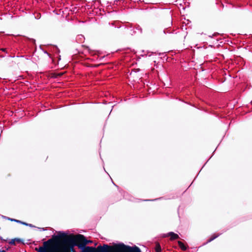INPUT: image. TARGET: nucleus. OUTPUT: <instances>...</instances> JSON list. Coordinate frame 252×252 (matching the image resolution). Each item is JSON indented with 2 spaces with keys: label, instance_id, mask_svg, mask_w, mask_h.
<instances>
[{
  "label": "nucleus",
  "instance_id": "nucleus-1",
  "mask_svg": "<svg viewBox=\"0 0 252 252\" xmlns=\"http://www.w3.org/2000/svg\"><path fill=\"white\" fill-rule=\"evenodd\" d=\"M118 248L120 250L126 251L128 250L130 252H140V249L137 247H130L126 246L124 244H120L118 246Z\"/></svg>",
  "mask_w": 252,
  "mask_h": 252
},
{
  "label": "nucleus",
  "instance_id": "nucleus-2",
  "mask_svg": "<svg viewBox=\"0 0 252 252\" xmlns=\"http://www.w3.org/2000/svg\"><path fill=\"white\" fill-rule=\"evenodd\" d=\"M76 240L78 242H80L84 245H87L90 243H91L92 242L91 241H87L85 237L82 235H78L76 236Z\"/></svg>",
  "mask_w": 252,
  "mask_h": 252
},
{
  "label": "nucleus",
  "instance_id": "nucleus-3",
  "mask_svg": "<svg viewBox=\"0 0 252 252\" xmlns=\"http://www.w3.org/2000/svg\"><path fill=\"white\" fill-rule=\"evenodd\" d=\"M168 235H169V236H170V239L172 240L176 239L178 238V237H179V236L178 235V234H175L174 232H172L169 233Z\"/></svg>",
  "mask_w": 252,
  "mask_h": 252
},
{
  "label": "nucleus",
  "instance_id": "nucleus-4",
  "mask_svg": "<svg viewBox=\"0 0 252 252\" xmlns=\"http://www.w3.org/2000/svg\"><path fill=\"white\" fill-rule=\"evenodd\" d=\"M178 245L179 246V247H180V248L185 251L187 249V248L185 246V245L181 241H178Z\"/></svg>",
  "mask_w": 252,
  "mask_h": 252
},
{
  "label": "nucleus",
  "instance_id": "nucleus-5",
  "mask_svg": "<svg viewBox=\"0 0 252 252\" xmlns=\"http://www.w3.org/2000/svg\"><path fill=\"white\" fill-rule=\"evenodd\" d=\"M155 250L157 252H161V249L159 244L156 245Z\"/></svg>",
  "mask_w": 252,
  "mask_h": 252
},
{
  "label": "nucleus",
  "instance_id": "nucleus-6",
  "mask_svg": "<svg viewBox=\"0 0 252 252\" xmlns=\"http://www.w3.org/2000/svg\"><path fill=\"white\" fill-rule=\"evenodd\" d=\"M218 236V235H213V236H212V237L208 240V242H211L212 241L214 240L215 238H216Z\"/></svg>",
  "mask_w": 252,
  "mask_h": 252
},
{
  "label": "nucleus",
  "instance_id": "nucleus-7",
  "mask_svg": "<svg viewBox=\"0 0 252 252\" xmlns=\"http://www.w3.org/2000/svg\"><path fill=\"white\" fill-rule=\"evenodd\" d=\"M70 242H71V243H74V239L71 238V239L70 240Z\"/></svg>",
  "mask_w": 252,
  "mask_h": 252
},
{
  "label": "nucleus",
  "instance_id": "nucleus-8",
  "mask_svg": "<svg viewBox=\"0 0 252 252\" xmlns=\"http://www.w3.org/2000/svg\"><path fill=\"white\" fill-rule=\"evenodd\" d=\"M103 247H104L105 248H108V246L107 245H104Z\"/></svg>",
  "mask_w": 252,
  "mask_h": 252
},
{
  "label": "nucleus",
  "instance_id": "nucleus-9",
  "mask_svg": "<svg viewBox=\"0 0 252 252\" xmlns=\"http://www.w3.org/2000/svg\"><path fill=\"white\" fill-rule=\"evenodd\" d=\"M102 249V247L101 246H98L97 247V249H98V250H100V249Z\"/></svg>",
  "mask_w": 252,
  "mask_h": 252
},
{
  "label": "nucleus",
  "instance_id": "nucleus-10",
  "mask_svg": "<svg viewBox=\"0 0 252 252\" xmlns=\"http://www.w3.org/2000/svg\"><path fill=\"white\" fill-rule=\"evenodd\" d=\"M1 252H6L5 251L3 250L1 251Z\"/></svg>",
  "mask_w": 252,
  "mask_h": 252
},
{
  "label": "nucleus",
  "instance_id": "nucleus-11",
  "mask_svg": "<svg viewBox=\"0 0 252 252\" xmlns=\"http://www.w3.org/2000/svg\"><path fill=\"white\" fill-rule=\"evenodd\" d=\"M2 51H4V50H5V49H2Z\"/></svg>",
  "mask_w": 252,
  "mask_h": 252
}]
</instances>
